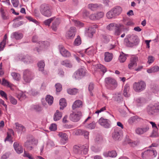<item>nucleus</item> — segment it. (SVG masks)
Masks as SVG:
<instances>
[{
  "mask_svg": "<svg viewBox=\"0 0 159 159\" xmlns=\"http://www.w3.org/2000/svg\"><path fill=\"white\" fill-rule=\"evenodd\" d=\"M53 98L50 95H47L46 98V100L50 105H51L53 102Z\"/></svg>",
  "mask_w": 159,
  "mask_h": 159,
  "instance_id": "a19ab883",
  "label": "nucleus"
},
{
  "mask_svg": "<svg viewBox=\"0 0 159 159\" xmlns=\"http://www.w3.org/2000/svg\"><path fill=\"white\" fill-rule=\"evenodd\" d=\"M24 156L27 157L29 159H34L32 155L25 151Z\"/></svg>",
  "mask_w": 159,
  "mask_h": 159,
  "instance_id": "864d4df0",
  "label": "nucleus"
},
{
  "mask_svg": "<svg viewBox=\"0 0 159 159\" xmlns=\"http://www.w3.org/2000/svg\"><path fill=\"white\" fill-rule=\"evenodd\" d=\"M49 129L51 131H55L57 129L56 125L55 124H52L49 127Z\"/></svg>",
  "mask_w": 159,
  "mask_h": 159,
  "instance_id": "338daca9",
  "label": "nucleus"
},
{
  "mask_svg": "<svg viewBox=\"0 0 159 159\" xmlns=\"http://www.w3.org/2000/svg\"><path fill=\"white\" fill-rule=\"evenodd\" d=\"M33 109L36 111H40L42 110V108L41 107H40L39 105H34L33 107Z\"/></svg>",
  "mask_w": 159,
  "mask_h": 159,
  "instance_id": "e2e57ef3",
  "label": "nucleus"
},
{
  "mask_svg": "<svg viewBox=\"0 0 159 159\" xmlns=\"http://www.w3.org/2000/svg\"><path fill=\"white\" fill-rule=\"evenodd\" d=\"M139 118L137 116H133L130 117L128 120V123L132 125L134 123L137 122Z\"/></svg>",
  "mask_w": 159,
  "mask_h": 159,
  "instance_id": "473e14b6",
  "label": "nucleus"
},
{
  "mask_svg": "<svg viewBox=\"0 0 159 159\" xmlns=\"http://www.w3.org/2000/svg\"><path fill=\"white\" fill-rule=\"evenodd\" d=\"M11 37L13 38L16 39H20L23 37V34L21 33L18 32H15L12 34Z\"/></svg>",
  "mask_w": 159,
  "mask_h": 159,
  "instance_id": "b1692460",
  "label": "nucleus"
},
{
  "mask_svg": "<svg viewBox=\"0 0 159 159\" xmlns=\"http://www.w3.org/2000/svg\"><path fill=\"white\" fill-rule=\"evenodd\" d=\"M102 39L105 43H108L110 40L108 36L106 35H103L102 36Z\"/></svg>",
  "mask_w": 159,
  "mask_h": 159,
  "instance_id": "603ef678",
  "label": "nucleus"
},
{
  "mask_svg": "<svg viewBox=\"0 0 159 159\" xmlns=\"http://www.w3.org/2000/svg\"><path fill=\"white\" fill-rule=\"evenodd\" d=\"M39 70L43 71L44 70V67L45 66L44 61H41L39 62L38 64Z\"/></svg>",
  "mask_w": 159,
  "mask_h": 159,
  "instance_id": "ea45409f",
  "label": "nucleus"
},
{
  "mask_svg": "<svg viewBox=\"0 0 159 159\" xmlns=\"http://www.w3.org/2000/svg\"><path fill=\"white\" fill-rule=\"evenodd\" d=\"M78 92V89H69L67 90L68 93L72 95H75Z\"/></svg>",
  "mask_w": 159,
  "mask_h": 159,
  "instance_id": "de8ad7c7",
  "label": "nucleus"
},
{
  "mask_svg": "<svg viewBox=\"0 0 159 159\" xmlns=\"http://www.w3.org/2000/svg\"><path fill=\"white\" fill-rule=\"evenodd\" d=\"M34 77V74L30 70L27 69L24 71L23 72V79L26 82H30L33 79Z\"/></svg>",
  "mask_w": 159,
  "mask_h": 159,
  "instance_id": "6e6552de",
  "label": "nucleus"
},
{
  "mask_svg": "<svg viewBox=\"0 0 159 159\" xmlns=\"http://www.w3.org/2000/svg\"><path fill=\"white\" fill-rule=\"evenodd\" d=\"M103 155L105 157H115L117 155V154L115 151H112L105 152L103 153Z\"/></svg>",
  "mask_w": 159,
  "mask_h": 159,
  "instance_id": "5701e85b",
  "label": "nucleus"
},
{
  "mask_svg": "<svg viewBox=\"0 0 159 159\" xmlns=\"http://www.w3.org/2000/svg\"><path fill=\"white\" fill-rule=\"evenodd\" d=\"M99 6H100L97 4L91 3L88 5V8L92 11L96 10Z\"/></svg>",
  "mask_w": 159,
  "mask_h": 159,
  "instance_id": "58836bf2",
  "label": "nucleus"
},
{
  "mask_svg": "<svg viewBox=\"0 0 159 159\" xmlns=\"http://www.w3.org/2000/svg\"><path fill=\"white\" fill-rule=\"evenodd\" d=\"M124 26L122 24H118L115 29V34L117 36H119L121 33L122 29H123Z\"/></svg>",
  "mask_w": 159,
  "mask_h": 159,
  "instance_id": "f3484780",
  "label": "nucleus"
},
{
  "mask_svg": "<svg viewBox=\"0 0 159 159\" xmlns=\"http://www.w3.org/2000/svg\"><path fill=\"white\" fill-rule=\"evenodd\" d=\"M59 104L60 106V109L63 110L66 106V102L65 98H61L60 100Z\"/></svg>",
  "mask_w": 159,
  "mask_h": 159,
  "instance_id": "e433bc0d",
  "label": "nucleus"
},
{
  "mask_svg": "<svg viewBox=\"0 0 159 159\" xmlns=\"http://www.w3.org/2000/svg\"><path fill=\"white\" fill-rule=\"evenodd\" d=\"M82 115V113L80 111H74L70 114L69 118L72 121L76 122L80 120Z\"/></svg>",
  "mask_w": 159,
  "mask_h": 159,
  "instance_id": "20e7f679",
  "label": "nucleus"
},
{
  "mask_svg": "<svg viewBox=\"0 0 159 159\" xmlns=\"http://www.w3.org/2000/svg\"><path fill=\"white\" fill-rule=\"evenodd\" d=\"M106 86L109 89H113L117 86V84L116 81L113 79L111 78H107L105 79Z\"/></svg>",
  "mask_w": 159,
  "mask_h": 159,
  "instance_id": "f03ea898",
  "label": "nucleus"
},
{
  "mask_svg": "<svg viewBox=\"0 0 159 159\" xmlns=\"http://www.w3.org/2000/svg\"><path fill=\"white\" fill-rule=\"evenodd\" d=\"M129 89V87L128 84H126L124 87L123 94L125 97H128L129 96V94L128 93V92Z\"/></svg>",
  "mask_w": 159,
  "mask_h": 159,
  "instance_id": "f704fd0d",
  "label": "nucleus"
},
{
  "mask_svg": "<svg viewBox=\"0 0 159 159\" xmlns=\"http://www.w3.org/2000/svg\"><path fill=\"white\" fill-rule=\"evenodd\" d=\"M85 126L86 128L90 129H93L95 127V122H93L89 124H85Z\"/></svg>",
  "mask_w": 159,
  "mask_h": 159,
  "instance_id": "a18cd8bd",
  "label": "nucleus"
},
{
  "mask_svg": "<svg viewBox=\"0 0 159 159\" xmlns=\"http://www.w3.org/2000/svg\"><path fill=\"white\" fill-rule=\"evenodd\" d=\"M118 25V24L114 23H110L107 26V30L110 31L115 30Z\"/></svg>",
  "mask_w": 159,
  "mask_h": 159,
  "instance_id": "4c0bfd02",
  "label": "nucleus"
},
{
  "mask_svg": "<svg viewBox=\"0 0 159 159\" xmlns=\"http://www.w3.org/2000/svg\"><path fill=\"white\" fill-rule=\"evenodd\" d=\"M149 129V126L148 125H146L143 128L138 127L135 129V133L138 134H142L148 131Z\"/></svg>",
  "mask_w": 159,
  "mask_h": 159,
  "instance_id": "4468645a",
  "label": "nucleus"
},
{
  "mask_svg": "<svg viewBox=\"0 0 159 159\" xmlns=\"http://www.w3.org/2000/svg\"><path fill=\"white\" fill-rule=\"evenodd\" d=\"M39 48H36V51L38 52H39L40 50H44L49 45V43L47 41H39Z\"/></svg>",
  "mask_w": 159,
  "mask_h": 159,
  "instance_id": "2eb2a0df",
  "label": "nucleus"
},
{
  "mask_svg": "<svg viewBox=\"0 0 159 159\" xmlns=\"http://www.w3.org/2000/svg\"><path fill=\"white\" fill-rule=\"evenodd\" d=\"M2 84L10 88L11 90H14V88H15V87L13 85L11 84L7 80H5L4 79H3L2 80Z\"/></svg>",
  "mask_w": 159,
  "mask_h": 159,
  "instance_id": "4be33fe9",
  "label": "nucleus"
},
{
  "mask_svg": "<svg viewBox=\"0 0 159 159\" xmlns=\"http://www.w3.org/2000/svg\"><path fill=\"white\" fill-rule=\"evenodd\" d=\"M85 52L87 55L92 57L95 53V51L93 48H90L86 49Z\"/></svg>",
  "mask_w": 159,
  "mask_h": 159,
  "instance_id": "bb28decb",
  "label": "nucleus"
},
{
  "mask_svg": "<svg viewBox=\"0 0 159 159\" xmlns=\"http://www.w3.org/2000/svg\"><path fill=\"white\" fill-rule=\"evenodd\" d=\"M89 147V145L87 144L81 146L82 151H83V154H84L86 155L87 153Z\"/></svg>",
  "mask_w": 159,
  "mask_h": 159,
  "instance_id": "79ce46f5",
  "label": "nucleus"
},
{
  "mask_svg": "<svg viewBox=\"0 0 159 159\" xmlns=\"http://www.w3.org/2000/svg\"><path fill=\"white\" fill-rule=\"evenodd\" d=\"M17 97L19 100L22 101L26 98V96L24 93L20 92L17 95Z\"/></svg>",
  "mask_w": 159,
  "mask_h": 159,
  "instance_id": "37998d69",
  "label": "nucleus"
},
{
  "mask_svg": "<svg viewBox=\"0 0 159 159\" xmlns=\"http://www.w3.org/2000/svg\"><path fill=\"white\" fill-rule=\"evenodd\" d=\"M61 64L66 67L69 68L72 67L73 66L71 62L68 60H65L61 61Z\"/></svg>",
  "mask_w": 159,
  "mask_h": 159,
  "instance_id": "72a5a7b5",
  "label": "nucleus"
},
{
  "mask_svg": "<svg viewBox=\"0 0 159 159\" xmlns=\"http://www.w3.org/2000/svg\"><path fill=\"white\" fill-rule=\"evenodd\" d=\"M148 152V150L144 152H143L141 154L142 157L143 159H151L149 154L148 153V154H145L146 152Z\"/></svg>",
  "mask_w": 159,
  "mask_h": 159,
  "instance_id": "c03bdc74",
  "label": "nucleus"
},
{
  "mask_svg": "<svg viewBox=\"0 0 159 159\" xmlns=\"http://www.w3.org/2000/svg\"><path fill=\"white\" fill-rule=\"evenodd\" d=\"M154 58L152 56H149L148 57V63L150 64L152 63L154 60Z\"/></svg>",
  "mask_w": 159,
  "mask_h": 159,
  "instance_id": "bf43d9fd",
  "label": "nucleus"
},
{
  "mask_svg": "<svg viewBox=\"0 0 159 159\" xmlns=\"http://www.w3.org/2000/svg\"><path fill=\"white\" fill-rule=\"evenodd\" d=\"M112 11L115 16L119 15L121 12L122 9L119 6H116L114 7Z\"/></svg>",
  "mask_w": 159,
  "mask_h": 159,
  "instance_id": "cd10ccee",
  "label": "nucleus"
},
{
  "mask_svg": "<svg viewBox=\"0 0 159 159\" xmlns=\"http://www.w3.org/2000/svg\"><path fill=\"white\" fill-rule=\"evenodd\" d=\"M82 146L75 145L73 147V151L76 154H82Z\"/></svg>",
  "mask_w": 159,
  "mask_h": 159,
  "instance_id": "c756f323",
  "label": "nucleus"
},
{
  "mask_svg": "<svg viewBox=\"0 0 159 159\" xmlns=\"http://www.w3.org/2000/svg\"><path fill=\"white\" fill-rule=\"evenodd\" d=\"M56 90L57 92H60L62 90V86L59 83H57L55 85Z\"/></svg>",
  "mask_w": 159,
  "mask_h": 159,
  "instance_id": "6e6d98bb",
  "label": "nucleus"
},
{
  "mask_svg": "<svg viewBox=\"0 0 159 159\" xmlns=\"http://www.w3.org/2000/svg\"><path fill=\"white\" fill-rule=\"evenodd\" d=\"M128 56V54H125L123 52L120 53L119 57L118 60L120 63L124 62L126 60V57Z\"/></svg>",
  "mask_w": 159,
  "mask_h": 159,
  "instance_id": "a878e982",
  "label": "nucleus"
},
{
  "mask_svg": "<svg viewBox=\"0 0 159 159\" xmlns=\"http://www.w3.org/2000/svg\"><path fill=\"white\" fill-rule=\"evenodd\" d=\"M145 83L143 81L135 82L133 84V88L136 92H139L144 90L146 87Z\"/></svg>",
  "mask_w": 159,
  "mask_h": 159,
  "instance_id": "7ed1b4c3",
  "label": "nucleus"
},
{
  "mask_svg": "<svg viewBox=\"0 0 159 159\" xmlns=\"http://www.w3.org/2000/svg\"><path fill=\"white\" fill-rule=\"evenodd\" d=\"M54 19V17L51 18L50 19H47L45 21H44V23L47 25H48V26H49V25L50 23Z\"/></svg>",
  "mask_w": 159,
  "mask_h": 159,
  "instance_id": "5fc2aeb1",
  "label": "nucleus"
},
{
  "mask_svg": "<svg viewBox=\"0 0 159 159\" xmlns=\"http://www.w3.org/2000/svg\"><path fill=\"white\" fill-rule=\"evenodd\" d=\"M84 130L81 129H78L75 132V134L77 135H81L83 134Z\"/></svg>",
  "mask_w": 159,
  "mask_h": 159,
  "instance_id": "69168bd1",
  "label": "nucleus"
},
{
  "mask_svg": "<svg viewBox=\"0 0 159 159\" xmlns=\"http://www.w3.org/2000/svg\"><path fill=\"white\" fill-rule=\"evenodd\" d=\"M82 106V102L80 100H78L75 101L72 106L73 110H75L76 108L81 107Z\"/></svg>",
  "mask_w": 159,
  "mask_h": 159,
  "instance_id": "6ab92c4d",
  "label": "nucleus"
},
{
  "mask_svg": "<svg viewBox=\"0 0 159 159\" xmlns=\"http://www.w3.org/2000/svg\"><path fill=\"white\" fill-rule=\"evenodd\" d=\"M122 137L119 129L118 128L115 129L112 134V137L113 139L115 140H119L121 139Z\"/></svg>",
  "mask_w": 159,
  "mask_h": 159,
  "instance_id": "f8f14e48",
  "label": "nucleus"
},
{
  "mask_svg": "<svg viewBox=\"0 0 159 159\" xmlns=\"http://www.w3.org/2000/svg\"><path fill=\"white\" fill-rule=\"evenodd\" d=\"M13 146L15 150L18 153L20 154L23 152L22 147V146L20 145L18 143L15 142Z\"/></svg>",
  "mask_w": 159,
  "mask_h": 159,
  "instance_id": "a211bd4d",
  "label": "nucleus"
},
{
  "mask_svg": "<svg viewBox=\"0 0 159 159\" xmlns=\"http://www.w3.org/2000/svg\"><path fill=\"white\" fill-rule=\"evenodd\" d=\"M62 116V113L60 112L58 110H57L54 114L53 116L54 120L55 121H57L59 120L61 118Z\"/></svg>",
  "mask_w": 159,
  "mask_h": 159,
  "instance_id": "c85d7f7f",
  "label": "nucleus"
},
{
  "mask_svg": "<svg viewBox=\"0 0 159 159\" xmlns=\"http://www.w3.org/2000/svg\"><path fill=\"white\" fill-rule=\"evenodd\" d=\"M146 111L148 115H153L159 112V107L157 105H150L147 107Z\"/></svg>",
  "mask_w": 159,
  "mask_h": 159,
  "instance_id": "0eeeda50",
  "label": "nucleus"
},
{
  "mask_svg": "<svg viewBox=\"0 0 159 159\" xmlns=\"http://www.w3.org/2000/svg\"><path fill=\"white\" fill-rule=\"evenodd\" d=\"M11 75L13 79L16 80H18L20 78V75L16 72H12Z\"/></svg>",
  "mask_w": 159,
  "mask_h": 159,
  "instance_id": "09e8293b",
  "label": "nucleus"
},
{
  "mask_svg": "<svg viewBox=\"0 0 159 159\" xmlns=\"http://www.w3.org/2000/svg\"><path fill=\"white\" fill-rule=\"evenodd\" d=\"M152 91L154 93H156L159 90L158 87L156 85H153L152 87Z\"/></svg>",
  "mask_w": 159,
  "mask_h": 159,
  "instance_id": "774afa93",
  "label": "nucleus"
},
{
  "mask_svg": "<svg viewBox=\"0 0 159 159\" xmlns=\"http://www.w3.org/2000/svg\"><path fill=\"white\" fill-rule=\"evenodd\" d=\"M95 30L92 27H90L89 28L88 30L86 31V35L90 38H92L93 34L95 33Z\"/></svg>",
  "mask_w": 159,
  "mask_h": 159,
  "instance_id": "2f4dec72",
  "label": "nucleus"
},
{
  "mask_svg": "<svg viewBox=\"0 0 159 159\" xmlns=\"http://www.w3.org/2000/svg\"><path fill=\"white\" fill-rule=\"evenodd\" d=\"M81 43V40L79 36H78L77 38L75 39L74 42L75 45L78 46L80 45Z\"/></svg>",
  "mask_w": 159,
  "mask_h": 159,
  "instance_id": "8fccbe9b",
  "label": "nucleus"
},
{
  "mask_svg": "<svg viewBox=\"0 0 159 159\" xmlns=\"http://www.w3.org/2000/svg\"><path fill=\"white\" fill-rule=\"evenodd\" d=\"M96 15V19H99L102 18L104 16V13L103 12H100L97 13Z\"/></svg>",
  "mask_w": 159,
  "mask_h": 159,
  "instance_id": "4d7b16f0",
  "label": "nucleus"
},
{
  "mask_svg": "<svg viewBox=\"0 0 159 159\" xmlns=\"http://www.w3.org/2000/svg\"><path fill=\"white\" fill-rule=\"evenodd\" d=\"M74 22L75 25L78 26H83V24L82 22L76 20H73Z\"/></svg>",
  "mask_w": 159,
  "mask_h": 159,
  "instance_id": "13d9d810",
  "label": "nucleus"
},
{
  "mask_svg": "<svg viewBox=\"0 0 159 159\" xmlns=\"http://www.w3.org/2000/svg\"><path fill=\"white\" fill-rule=\"evenodd\" d=\"M10 100L11 103L13 105H16L17 103L16 100L12 96L10 97Z\"/></svg>",
  "mask_w": 159,
  "mask_h": 159,
  "instance_id": "052dcab7",
  "label": "nucleus"
},
{
  "mask_svg": "<svg viewBox=\"0 0 159 159\" xmlns=\"http://www.w3.org/2000/svg\"><path fill=\"white\" fill-rule=\"evenodd\" d=\"M38 143V140L34 138L31 139L27 140L24 144L25 147L28 150H31Z\"/></svg>",
  "mask_w": 159,
  "mask_h": 159,
  "instance_id": "39448f33",
  "label": "nucleus"
},
{
  "mask_svg": "<svg viewBox=\"0 0 159 159\" xmlns=\"http://www.w3.org/2000/svg\"><path fill=\"white\" fill-rule=\"evenodd\" d=\"M106 16L108 19H111L116 16L115 14H114L112 9L109 11L107 13Z\"/></svg>",
  "mask_w": 159,
  "mask_h": 159,
  "instance_id": "49530a36",
  "label": "nucleus"
},
{
  "mask_svg": "<svg viewBox=\"0 0 159 159\" xmlns=\"http://www.w3.org/2000/svg\"><path fill=\"white\" fill-rule=\"evenodd\" d=\"M94 89V84L92 83H90L89 85L88 89L89 90L90 92V95L93 96V93L92 91Z\"/></svg>",
  "mask_w": 159,
  "mask_h": 159,
  "instance_id": "3c124183",
  "label": "nucleus"
},
{
  "mask_svg": "<svg viewBox=\"0 0 159 159\" xmlns=\"http://www.w3.org/2000/svg\"><path fill=\"white\" fill-rule=\"evenodd\" d=\"M58 135L61 138L60 142L62 144H65L68 141V136L65 133L60 132Z\"/></svg>",
  "mask_w": 159,
  "mask_h": 159,
  "instance_id": "dca6fc26",
  "label": "nucleus"
},
{
  "mask_svg": "<svg viewBox=\"0 0 159 159\" xmlns=\"http://www.w3.org/2000/svg\"><path fill=\"white\" fill-rule=\"evenodd\" d=\"M148 150V152H146L145 154H148V153L151 158L155 157L157 156V152L154 148H151V149Z\"/></svg>",
  "mask_w": 159,
  "mask_h": 159,
  "instance_id": "393cba45",
  "label": "nucleus"
},
{
  "mask_svg": "<svg viewBox=\"0 0 159 159\" xmlns=\"http://www.w3.org/2000/svg\"><path fill=\"white\" fill-rule=\"evenodd\" d=\"M159 71V66H155L150 69L147 70V72L148 73H151L152 72H156Z\"/></svg>",
  "mask_w": 159,
  "mask_h": 159,
  "instance_id": "c9c22d12",
  "label": "nucleus"
},
{
  "mask_svg": "<svg viewBox=\"0 0 159 159\" xmlns=\"http://www.w3.org/2000/svg\"><path fill=\"white\" fill-rule=\"evenodd\" d=\"M139 42L138 36L135 35L131 36L129 39L126 42V45L128 47H131L138 45Z\"/></svg>",
  "mask_w": 159,
  "mask_h": 159,
  "instance_id": "423d86ee",
  "label": "nucleus"
},
{
  "mask_svg": "<svg viewBox=\"0 0 159 159\" xmlns=\"http://www.w3.org/2000/svg\"><path fill=\"white\" fill-rule=\"evenodd\" d=\"M98 67L101 69V70L104 73L107 71V69L103 65L101 64H99L98 66Z\"/></svg>",
  "mask_w": 159,
  "mask_h": 159,
  "instance_id": "680f3d73",
  "label": "nucleus"
},
{
  "mask_svg": "<svg viewBox=\"0 0 159 159\" xmlns=\"http://www.w3.org/2000/svg\"><path fill=\"white\" fill-rule=\"evenodd\" d=\"M87 72L86 69L84 67H82L79 69L74 73L73 77L76 79L80 78L81 76H84L87 74Z\"/></svg>",
  "mask_w": 159,
  "mask_h": 159,
  "instance_id": "1a4fd4ad",
  "label": "nucleus"
},
{
  "mask_svg": "<svg viewBox=\"0 0 159 159\" xmlns=\"http://www.w3.org/2000/svg\"><path fill=\"white\" fill-rule=\"evenodd\" d=\"M40 11L41 13L45 16L49 17L51 16L52 12L49 6L45 4L41 5Z\"/></svg>",
  "mask_w": 159,
  "mask_h": 159,
  "instance_id": "f257e3e1",
  "label": "nucleus"
},
{
  "mask_svg": "<svg viewBox=\"0 0 159 159\" xmlns=\"http://www.w3.org/2000/svg\"><path fill=\"white\" fill-rule=\"evenodd\" d=\"M105 56L104 60L106 62L110 61L113 58L112 54L108 52H106L105 53Z\"/></svg>",
  "mask_w": 159,
  "mask_h": 159,
  "instance_id": "7c9ffc66",
  "label": "nucleus"
},
{
  "mask_svg": "<svg viewBox=\"0 0 159 159\" xmlns=\"http://www.w3.org/2000/svg\"><path fill=\"white\" fill-rule=\"evenodd\" d=\"M76 29L74 27H71L67 32L66 36L67 39H73L75 34Z\"/></svg>",
  "mask_w": 159,
  "mask_h": 159,
  "instance_id": "9b49d317",
  "label": "nucleus"
},
{
  "mask_svg": "<svg viewBox=\"0 0 159 159\" xmlns=\"http://www.w3.org/2000/svg\"><path fill=\"white\" fill-rule=\"evenodd\" d=\"M109 120L104 119L102 117L101 118L98 120V123L101 126L105 128H109L110 126L109 123Z\"/></svg>",
  "mask_w": 159,
  "mask_h": 159,
  "instance_id": "ddd939ff",
  "label": "nucleus"
},
{
  "mask_svg": "<svg viewBox=\"0 0 159 159\" xmlns=\"http://www.w3.org/2000/svg\"><path fill=\"white\" fill-rule=\"evenodd\" d=\"M15 125H16V129L18 133L24 132L25 131V127L21 124L17 122L16 123Z\"/></svg>",
  "mask_w": 159,
  "mask_h": 159,
  "instance_id": "412c9836",
  "label": "nucleus"
},
{
  "mask_svg": "<svg viewBox=\"0 0 159 159\" xmlns=\"http://www.w3.org/2000/svg\"><path fill=\"white\" fill-rule=\"evenodd\" d=\"M60 51L61 54L64 57H69L70 56V52L65 49L64 47H61Z\"/></svg>",
  "mask_w": 159,
  "mask_h": 159,
  "instance_id": "aec40b11",
  "label": "nucleus"
},
{
  "mask_svg": "<svg viewBox=\"0 0 159 159\" xmlns=\"http://www.w3.org/2000/svg\"><path fill=\"white\" fill-rule=\"evenodd\" d=\"M11 2L13 6L17 7L19 5L18 0H11Z\"/></svg>",
  "mask_w": 159,
  "mask_h": 159,
  "instance_id": "0e129e2a",
  "label": "nucleus"
},
{
  "mask_svg": "<svg viewBox=\"0 0 159 159\" xmlns=\"http://www.w3.org/2000/svg\"><path fill=\"white\" fill-rule=\"evenodd\" d=\"M138 61V57L135 56H133L130 59L128 65V68L130 70L134 69L137 66Z\"/></svg>",
  "mask_w": 159,
  "mask_h": 159,
  "instance_id": "9d476101",
  "label": "nucleus"
}]
</instances>
